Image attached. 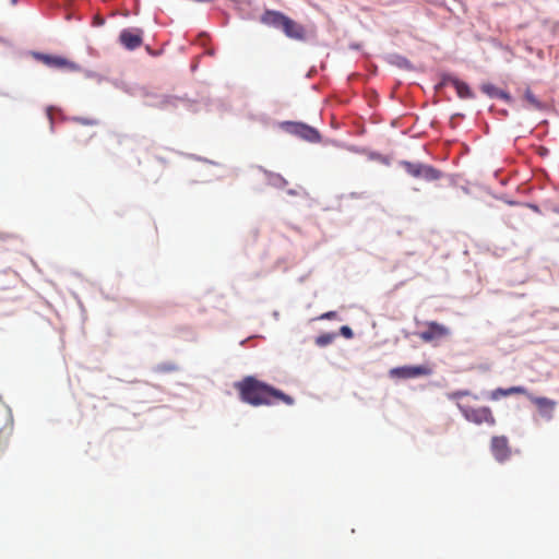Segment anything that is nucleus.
Here are the masks:
<instances>
[{"instance_id": "f257e3e1", "label": "nucleus", "mask_w": 559, "mask_h": 559, "mask_svg": "<svg viewBox=\"0 0 559 559\" xmlns=\"http://www.w3.org/2000/svg\"><path fill=\"white\" fill-rule=\"evenodd\" d=\"M235 389L239 393L240 400L252 406H270L277 402L292 406L295 403L290 395L252 376H247L241 381L236 382Z\"/></svg>"}, {"instance_id": "423d86ee", "label": "nucleus", "mask_w": 559, "mask_h": 559, "mask_svg": "<svg viewBox=\"0 0 559 559\" xmlns=\"http://www.w3.org/2000/svg\"><path fill=\"white\" fill-rule=\"evenodd\" d=\"M391 376L402 378V379H412L418 378L423 376H430L432 373V369L429 366H403L393 368L390 371Z\"/></svg>"}, {"instance_id": "9d476101", "label": "nucleus", "mask_w": 559, "mask_h": 559, "mask_svg": "<svg viewBox=\"0 0 559 559\" xmlns=\"http://www.w3.org/2000/svg\"><path fill=\"white\" fill-rule=\"evenodd\" d=\"M442 83L444 85L453 86L456 91L457 96L462 99L474 98V93L472 92L471 87L465 82L459 80L455 76H444Z\"/></svg>"}, {"instance_id": "f3484780", "label": "nucleus", "mask_w": 559, "mask_h": 559, "mask_svg": "<svg viewBox=\"0 0 559 559\" xmlns=\"http://www.w3.org/2000/svg\"><path fill=\"white\" fill-rule=\"evenodd\" d=\"M469 395L467 390H459L451 393H448V399L452 401H459L463 396Z\"/></svg>"}, {"instance_id": "ddd939ff", "label": "nucleus", "mask_w": 559, "mask_h": 559, "mask_svg": "<svg viewBox=\"0 0 559 559\" xmlns=\"http://www.w3.org/2000/svg\"><path fill=\"white\" fill-rule=\"evenodd\" d=\"M286 17V15L278 11L269 10L265 11L264 14L261 16V22L270 26L282 28V25Z\"/></svg>"}, {"instance_id": "393cba45", "label": "nucleus", "mask_w": 559, "mask_h": 559, "mask_svg": "<svg viewBox=\"0 0 559 559\" xmlns=\"http://www.w3.org/2000/svg\"><path fill=\"white\" fill-rule=\"evenodd\" d=\"M557 212L559 213V210Z\"/></svg>"}, {"instance_id": "aec40b11", "label": "nucleus", "mask_w": 559, "mask_h": 559, "mask_svg": "<svg viewBox=\"0 0 559 559\" xmlns=\"http://www.w3.org/2000/svg\"><path fill=\"white\" fill-rule=\"evenodd\" d=\"M341 333L346 336V337H352L353 336V331L349 326L347 325H344L341 328Z\"/></svg>"}, {"instance_id": "f8f14e48", "label": "nucleus", "mask_w": 559, "mask_h": 559, "mask_svg": "<svg viewBox=\"0 0 559 559\" xmlns=\"http://www.w3.org/2000/svg\"><path fill=\"white\" fill-rule=\"evenodd\" d=\"M527 399L532 403H534L536 405V407L542 413H548L547 414L548 418L551 417V413H552V411L555 409V406H556V402L555 401L549 400L547 397H536V396H533L531 393L528 394Z\"/></svg>"}, {"instance_id": "2eb2a0df", "label": "nucleus", "mask_w": 559, "mask_h": 559, "mask_svg": "<svg viewBox=\"0 0 559 559\" xmlns=\"http://www.w3.org/2000/svg\"><path fill=\"white\" fill-rule=\"evenodd\" d=\"M524 99L534 109L542 110L544 108L543 103L534 95L530 88H526L524 92Z\"/></svg>"}, {"instance_id": "5701e85b", "label": "nucleus", "mask_w": 559, "mask_h": 559, "mask_svg": "<svg viewBox=\"0 0 559 559\" xmlns=\"http://www.w3.org/2000/svg\"><path fill=\"white\" fill-rule=\"evenodd\" d=\"M104 23H105V20L103 17H100L99 15H96L94 17V25L102 26V25H104Z\"/></svg>"}, {"instance_id": "6ab92c4d", "label": "nucleus", "mask_w": 559, "mask_h": 559, "mask_svg": "<svg viewBox=\"0 0 559 559\" xmlns=\"http://www.w3.org/2000/svg\"><path fill=\"white\" fill-rule=\"evenodd\" d=\"M332 335L330 334H324V335H320L318 338H317V344L320 345V346H324V345H328L329 343L332 342Z\"/></svg>"}, {"instance_id": "a211bd4d", "label": "nucleus", "mask_w": 559, "mask_h": 559, "mask_svg": "<svg viewBox=\"0 0 559 559\" xmlns=\"http://www.w3.org/2000/svg\"><path fill=\"white\" fill-rule=\"evenodd\" d=\"M503 396H507V395H506V390L502 388H498V389L491 391V393L489 395L490 400H492V401H497Z\"/></svg>"}, {"instance_id": "39448f33", "label": "nucleus", "mask_w": 559, "mask_h": 559, "mask_svg": "<svg viewBox=\"0 0 559 559\" xmlns=\"http://www.w3.org/2000/svg\"><path fill=\"white\" fill-rule=\"evenodd\" d=\"M35 58L49 68L66 70V71H79L80 70V67L76 63H74L61 56L35 53Z\"/></svg>"}, {"instance_id": "6e6552de", "label": "nucleus", "mask_w": 559, "mask_h": 559, "mask_svg": "<svg viewBox=\"0 0 559 559\" xmlns=\"http://www.w3.org/2000/svg\"><path fill=\"white\" fill-rule=\"evenodd\" d=\"M490 451L493 457L500 462H506L511 455V448L506 436H495L490 441Z\"/></svg>"}, {"instance_id": "20e7f679", "label": "nucleus", "mask_w": 559, "mask_h": 559, "mask_svg": "<svg viewBox=\"0 0 559 559\" xmlns=\"http://www.w3.org/2000/svg\"><path fill=\"white\" fill-rule=\"evenodd\" d=\"M425 325L427 329L418 334L419 338L425 343H431L450 335V329L436 321H428Z\"/></svg>"}, {"instance_id": "dca6fc26", "label": "nucleus", "mask_w": 559, "mask_h": 559, "mask_svg": "<svg viewBox=\"0 0 559 559\" xmlns=\"http://www.w3.org/2000/svg\"><path fill=\"white\" fill-rule=\"evenodd\" d=\"M504 390H506V395L507 396L513 395V394H522V395L528 396V394H530V392L526 390V388H524L522 385L510 386V388L504 389Z\"/></svg>"}, {"instance_id": "1a4fd4ad", "label": "nucleus", "mask_w": 559, "mask_h": 559, "mask_svg": "<svg viewBox=\"0 0 559 559\" xmlns=\"http://www.w3.org/2000/svg\"><path fill=\"white\" fill-rule=\"evenodd\" d=\"M120 43L129 50L139 48L142 45V32L140 29H123L119 36Z\"/></svg>"}, {"instance_id": "b1692460", "label": "nucleus", "mask_w": 559, "mask_h": 559, "mask_svg": "<svg viewBox=\"0 0 559 559\" xmlns=\"http://www.w3.org/2000/svg\"><path fill=\"white\" fill-rule=\"evenodd\" d=\"M554 29L559 32V24H556V25L554 26Z\"/></svg>"}, {"instance_id": "0eeeda50", "label": "nucleus", "mask_w": 559, "mask_h": 559, "mask_svg": "<svg viewBox=\"0 0 559 559\" xmlns=\"http://www.w3.org/2000/svg\"><path fill=\"white\" fill-rule=\"evenodd\" d=\"M286 129L289 133L295 134L308 142H319L320 133L317 129L300 122H287Z\"/></svg>"}, {"instance_id": "9b49d317", "label": "nucleus", "mask_w": 559, "mask_h": 559, "mask_svg": "<svg viewBox=\"0 0 559 559\" xmlns=\"http://www.w3.org/2000/svg\"><path fill=\"white\" fill-rule=\"evenodd\" d=\"M282 29L292 39L304 40L306 38L305 27L288 16L284 21Z\"/></svg>"}, {"instance_id": "f03ea898", "label": "nucleus", "mask_w": 559, "mask_h": 559, "mask_svg": "<svg viewBox=\"0 0 559 559\" xmlns=\"http://www.w3.org/2000/svg\"><path fill=\"white\" fill-rule=\"evenodd\" d=\"M456 405L467 421L473 423L475 425H496V418L488 406L473 407L469 405H464L460 402H457Z\"/></svg>"}, {"instance_id": "4468645a", "label": "nucleus", "mask_w": 559, "mask_h": 559, "mask_svg": "<svg viewBox=\"0 0 559 559\" xmlns=\"http://www.w3.org/2000/svg\"><path fill=\"white\" fill-rule=\"evenodd\" d=\"M480 88L485 94H487L491 98H499L506 102L511 100V96L507 92L500 90L499 87L490 83L483 84Z\"/></svg>"}, {"instance_id": "7ed1b4c3", "label": "nucleus", "mask_w": 559, "mask_h": 559, "mask_svg": "<svg viewBox=\"0 0 559 559\" xmlns=\"http://www.w3.org/2000/svg\"><path fill=\"white\" fill-rule=\"evenodd\" d=\"M401 165L407 174L415 178H424L428 181H433L440 178V173L431 166L405 160L402 162Z\"/></svg>"}, {"instance_id": "412c9836", "label": "nucleus", "mask_w": 559, "mask_h": 559, "mask_svg": "<svg viewBox=\"0 0 559 559\" xmlns=\"http://www.w3.org/2000/svg\"><path fill=\"white\" fill-rule=\"evenodd\" d=\"M75 121L83 123V124H96L97 121L93 119H84V118H75Z\"/></svg>"}, {"instance_id": "4be33fe9", "label": "nucleus", "mask_w": 559, "mask_h": 559, "mask_svg": "<svg viewBox=\"0 0 559 559\" xmlns=\"http://www.w3.org/2000/svg\"><path fill=\"white\" fill-rule=\"evenodd\" d=\"M336 317V312L335 311H329V312H325L323 313L320 319H334Z\"/></svg>"}]
</instances>
